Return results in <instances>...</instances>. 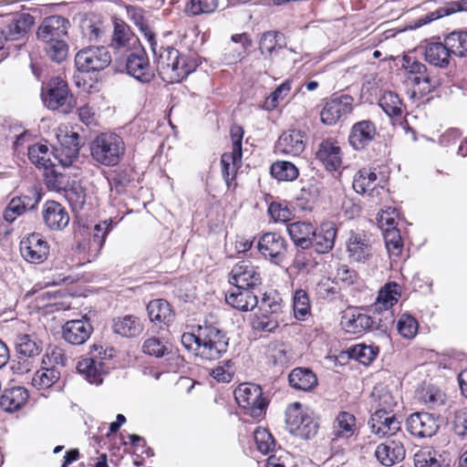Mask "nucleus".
I'll return each mask as SVG.
<instances>
[{
    "instance_id": "obj_1",
    "label": "nucleus",
    "mask_w": 467,
    "mask_h": 467,
    "mask_svg": "<svg viewBox=\"0 0 467 467\" xmlns=\"http://www.w3.org/2000/svg\"><path fill=\"white\" fill-rule=\"evenodd\" d=\"M153 58L160 77L169 83L181 82L197 67L195 60L172 47L157 48Z\"/></svg>"
},
{
    "instance_id": "obj_2",
    "label": "nucleus",
    "mask_w": 467,
    "mask_h": 467,
    "mask_svg": "<svg viewBox=\"0 0 467 467\" xmlns=\"http://www.w3.org/2000/svg\"><path fill=\"white\" fill-rule=\"evenodd\" d=\"M229 338L226 333L211 324L199 326V343L196 357L205 360L219 359L228 349Z\"/></svg>"
},
{
    "instance_id": "obj_3",
    "label": "nucleus",
    "mask_w": 467,
    "mask_h": 467,
    "mask_svg": "<svg viewBox=\"0 0 467 467\" xmlns=\"http://www.w3.org/2000/svg\"><path fill=\"white\" fill-rule=\"evenodd\" d=\"M90 153L98 163L115 166L125 153V144L122 138L115 133H101L91 142Z\"/></svg>"
},
{
    "instance_id": "obj_4",
    "label": "nucleus",
    "mask_w": 467,
    "mask_h": 467,
    "mask_svg": "<svg viewBox=\"0 0 467 467\" xmlns=\"http://www.w3.org/2000/svg\"><path fill=\"white\" fill-rule=\"evenodd\" d=\"M41 98L47 108L63 114L69 113L75 107V99L69 93L68 86L60 78H52L43 86Z\"/></svg>"
},
{
    "instance_id": "obj_5",
    "label": "nucleus",
    "mask_w": 467,
    "mask_h": 467,
    "mask_svg": "<svg viewBox=\"0 0 467 467\" xmlns=\"http://www.w3.org/2000/svg\"><path fill=\"white\" fill-rule=\"evenodd\" d=\"M382 182L376 168L364 167L354 175L352 187L357 193L367 195L370 202L380 203L387 193Z\"/></svg>"
},
{
    "instance_id": "obj_6",
    "label": "nucleus",
    "mask_w": 467,
    "mask_h": 467,
    "mask_svg": "<svg viewBox=\"0 0 467 467\" xmlns=\"http://www.w3.org/2000/svg\"><path fill=\"white\" fill-rule=\"evenodd\" d=\"M116 60L125 65L130 76L142 83H149L154 78V71L150 65L148 55L140 44L126 54L117 57Z\"/></svg>"
},
{
    "instance_id": "obj_7",
    "label": "nucleus",
    "mask_w": 467,
    "mask_h": 467,
    "mask_svg": "<svg viewBox=\"0 0 467 467\" xmlns=\"http://www.w3.org/2000/svg\"><path fill=\"white\" fill-rule=\"evenodd\" d=\"M387 317H380L378 315L369 316L363 313L346 314L342 317L341 324L347 332L354 335L373 329L386 331L394 323L391 313L387 312Z\"/></svg>"
},
{
    "instance_id": "obj_8",
    "label": "nucleus",
    "mask_w": 467,
    "mask_h": 467,
    "mask_svg": "<svg viewBox=\"0 0 467 467\" xmlns=\"http://www.w3.org/2000/svg\"><path fill=\"white\" fill-rule=\"evenodd\" d=\"M234 394L238 405L245 410V414L253 418L263 416L267 402L263 398L260 386L253 383H243L237 387Z\"/></svg>"
},
{
    "instance_id": "obj_9",
    "label": "nucleus",
    "mask_w": 467,
    "mask_h": 467,
    "mask_svg": "<svg viewBox=\"0 0 467 467\" xmlns=\"http://www.w3.org/2000/svg\"><path fill=\"white\" fill-rule=\"evenodd\" d=\"M285 416L287 428L292 434L308 440L317 433L318 423L303 410L299 402L289 405Z\"/></svg>"
},
{
    "instance_id": "obj_10",
    "label": "nucleus",
    "mask_w": 467,
    "mask_h": 467,
    "mask_svg": "<svg viewBox=\"0 0 467 467\" xmlns=\"http://www.w3.org/2000/svg\"><path fill=\"white\" fill-rule=\"evenodd\" d=\"M405 68L409 74V79L414 86L419 87V90L422 95H427L440 87L443 79L432 69H428L423 63L410 59H405Z\"/></svg>"
},
{
    "instance_id": "obj_11",
    "label": "nucleus",
    "mask_w": 467,
    "mask_h": 467,
    "mask_svg": "<svg viewBox=\"0 0 467 467\" xmlns=\"http://www.w3.org/2000/svg\"><path fill=\"white\" fill-rule=\"evenodd\" d=\"M111 55L106 47H88L79 50L75 57V65L81 72L100 71L111 63Z\"/></svg>"
},
{
    "instance_id": "obj_12",
    "label": "nucleus",
    "mask_w": 467,
    "mask_h": 467,
    "mask_svg": "<svg viewBox=\"0 0 467 467\" xmlns=\"http://www.w3.org/2000/svg\"><path fill=\"white\" fill-rule=\"evenodd\" d=\"M346 252L350 263L367 264L373 256L370 237L364 231H349Z\"/></svg>"
},
{
    "instance_id": "obj_13",
    "label": "nucleus",
    "mask_w": 467,
    "mask_h": 467,
    "mask_svg": "<svg viewBox=\"0 0 467 467\" xmlns=\"http://www.w3.org/2000/svg\"><path fill=\"white\" fill-rule=\"evenodd\" d=\"M353 101V98L348 95L329 99L320 112L321 121L328 126L337 124L352 112Z\"/></svg>"
},
{
    "instance_id": "obj_14",
    "label": "nucleus",
    "mask_w": 467,
    "mask_h": 467,
    "mask_svg": "<svg viewBox=\"0 0 467 467\" xmlns=\"http://www.w3.org/2000/svg\"><path fill=\"white\" fill-rule=\"evenodd\" d=\"M140 44L139 38L133 34L128 24L120 19L113 20L109 47L115 51L116 57L126 54Z\"/></svg>"
},
{
    "instance_id": "obj_15",
    "label": "nucleus",
    "mask_w": 467,
    "mask_h": 467,
    "mask_svg": "<svg viewBox=\"0 0 467 467\" xmlns=\"http://www.w3.org/2000/svg\"><path fill=\"white\" fill-rule=\"evenodd\" d=\"M20 253L26 261L41 264L48 256L49 245L40 234L33 233L21 240Z\"/></svg>"
},
{
    "instance_id": "obj_16",
    "label": "nucleus",
    "mask_w": 467,
    "mask_h": 467,
    "mask_svg": "<svg viewBox=\"0 0 467 467\" xmlns=\"http://www.w3.org/2000/svg\"><path fill=\"white\" fill-rule=\"evenodd\" d=\"M257 248L265 259L279 265L285 257L287 244L285 239L280 234L266 233L260 237Z\"/></svg>"
},
{
    "instance_id": "obj_17",
    "label": "nucleus",
    "mask_w": 467,
    "mask_h": 467,
    "mask_svg": "<svg viewBox=\"0 0 467 467\" xmlns=\"http://www.w3.org/2000/svg\"><path fill=\"white\" fill-rule=\"evenodd\" d=\"M410 434L420 438H430L435 435L440 428L438 418L428 412L411 414L406 422Z\"/></svg>"
},
{
    "instance_id": "obj_18",
    "label": "nucleus",
    "mask_w": 467,
    "mask_h": 467,
    "mask_svg": "<svg viewBox=\"0 0 467 467\" xmlns=\"http://www.w3.org/2000/svg\"><path fill=\"white\" fill-rule=\"evenodd\" d=\"M229 283L233 285H241L255 288L262 283L258 267L250 261H240L231 270Z\"/></svg>"
},
{
    "instance_id": "obj_19",
    "label": "nucleus",
    "mask_w": 467,
    "mask_h": 467,
    "mask_svg": "<svg viewBox=\"0 0 467 467\" xmlns=\"http://www.w3.org/2000/svg\"><path fill=\"white\" fill-rule=\"evenodd\" d=\"M69 21L60 16L46 17L38 26L37 38L44 43L65 39Z\"/></svg>"
},
{
    "instance_id": "obj_20",
    "label": "nucleus",
    "mask_w": 467,
    "mask_h": 467,
    "mask_svg": "<svg viewBox=\"0 0 467 467\" xmlns=\"http://www.w3.org/2000/svg\"><path fill=\"white\" fill-rule=\"evenodd\" d=\"M80 136L78 133L71 131L63 135L59 140L60 145L52 151L53 156L63 168L69 167L78 158L80 149Z\"/></svg>"
},
{
    "instance_id": "obj_21",
    "label": "nucleus",
    "mask_w": 467,
    "mask_h": 467,
    "mask_svg": "<svg viewBox=\"0 0 467 467\" xmlns=\"http://www.w3.org/2000/svg\"><path fill=\"white\" fill-rule=\"evenodd\" d=\"M400 286L395 282L387 283L379 292L376 302L370 306L373 315L387 317V312L392 313L391 308L400 297ZM393 316V314H391Z\"/></svg>"
},
{
    "instance_id": "obj_22",
    "label": "nucleus",
    "mask_w": 467,
    "mask_h": 467,
    "mask_svg": "<svg viewBox=\"0 0 467 467\" xmlns=\"http://www.w3.org/2000/svg\"><path fill=\"white\" fill-rule=\"evenodd\" d=\"M254 289V287L233 285L225 294V302L239 311H251L259 304Z\"/></svg>"
},
{
    "instance_id": "obj_23",
    "label": "nucleus",
    "mask_w": 467,
    "mask_h": 467,
    "mask_svg": "<svg viewBox=\"0 0 467 467\" xmlns=\"http://www.w3.org/2000/svg\"><path fill=\"white\" fill-rule=\"evenodd\" d=\"M93 327L88 318L67 321L62 327L63 338L71 345H82L90 337Z\"/></svg>"
},
{
    "instance_id": "obj_24",
    "label": "nucleus",
    "mask_w": 467,
    "mask_h": 467,
    "mask_svg": "<svg viewBox=\"0 0 467 467\" xmlns=\"http://www.w3.org/2000/svg\"><path fill=\"white\" fill-rule=\"evenodd\" d=\"M34 24V17L29 14L8 16L0 23L4 27L6 41L23 38Z\"/></svg>"
},
{
    "instance_id": "obj_25",
    "label": "nucleus",
    "mask_w": 467,
    "mask_h": 467,
    "mask_svg": "<svg viewBox=\"0 0 467 467\" xmlns=\"http://www.w3.org/2000/svg\"><path fill=\"white\" fill-rule=\"evenodd\" d=\"M42 218L45 225L52 231H61L69 223L66 208L56 201H47L43 205Z\"/></svg>"
},
{
    "instance_id": "obj_26",
    "label": "nucleus",
    "mask_w": 467,
    "mask_h": 467,
    "mask_svg": "<svg viewBox=\"0 0 467 467\" xmlns=\"http://www.w3.org/2000/svg\"><path fill=\"white\" fill-rule=\"evenodd\" d=\"M371 431L379 437H390L400 431V422L393 413L375 411L368 420Z\"/></svg>"
},
{
    "instance_id": "obj_27",
    "label": "nucleus",
    "mask_w": 467,
    "mask_h": 467,
    "mask_svg": "<svg viewBox=\"0 0 467 467\" xmlns=\"http://www.w3.org/2000/svg\"><path fill=\"white\" fill-rule=\"evenodd\" d=\"M377 135L375 124L370 120H361L355 123L348 135V142L356 150H364Z\"/></svg>"
},
{
    "instance_id": "obj_28",
    "label": "nucleus",
    "mask_w": 467,
    "mask_h": 467,
    "mask_svg": "<svg viewBox=\"0 0 467 467\" xmlns=\"http://www.w3.org/2000/svg\"><path fill=\"white\" fill-rule=\"evenodd\" d=\"M337 234V225L332 222H326L315 228V235L311 238V246L318 254L330 252L334 245Z\"/></svg>"
},
{
    "instance_id": "obj_29",
    "label": "nucleus",
    "mask_w": 467,
    "mask_h": 467,
    "mask_svg": "<svg viewBox=\"0 0 467 467\" xmlns=\"http://www.w3.org/2000/svg\"><path fill=\"white\" fill-rule=\"evenodd\" d=\"M405 449L401 441L387 440L378 445L375 451L377 460L385 466H392L405 458Z\"/></svg>"
},
{
    "instance_id": "obj_30",
    "label": "nucleus",
    "mask_w": 467,
    "mask_h": 467,
    "mask_svg": "<svg viewBox=\"0 0 467 467\" xmlns=\"http://www.w3.org/2000/svg\"><path fill=\"white\" fill-rule=\"evenodd\" d=\"M316 158L324 164L327 170L336 171L342 163L341 149L335 140H324L318 146Z\"/></svg>"
},
{
    "instance_id": "obj_31",
    "label": "nucleus",
    "mask_w": 467,
    "mask_h": 467,
    "mask_svg": "<svg viewBox=\"0 0 467 467\" xmlns=\"http://www.w3.org/2000/svg\"><path fill=\"white\" fill-rule=\"evenodd\" d=\"M449 35L445 37L444 43L431 42L425 47L424 56L426 61L431 65L439 67H445L450 63L451 55H454V50L448 43Z\"/></svg>"
},
{
    "instance_id": "obj_32",
    "label": "nucleus",
    "mask_w": 467,
    "mask_h": 467,
    "mask_svg": "<svg viewBox=\"0 0 467 467\" xmlns=\"http://www.w3.org/2000/svg\"><path fill=\"white\" fill-rule=\"evenodd\" d=\"M286 47L285 35L279 31L264 32L259 40V51L265 58L273 60L280 50Z\"/></svg>"
},
{
    "instance_id": "obj_33",
    "label": "nucleus",
    "mask_w": 467,
    "mask_h": 467,
    "mask_svg": "<svg viewBox=\"0 0 467 467\" xmlns=\"http://www.w3.org/2000/svg\"><path fill=\"white\" fill-rule=\"evenodd\" d=\"M108 367L101 358H86L78 362L77 369L89 383L99 385L108 373Z\"/></svg>"
},
{
    "instance_id": "obj_34",
    "label": "nucleus",
    "mask_w": 467,
    "mask_h": 467,
    "mask_svg": "<svg viewBox=\"0 0 467 467\" xmlns=\"http://www.w3.org/2000/svg\"><path fill=\"white\" fill-rule=\"evenodd\" d=\"M315 226L307 221H297L286 224V232L296 246L309 249L311 238L315 235Z\"/></svg>"
},
{
    "instance_id": "obj_35",
    "label": "nucleus",
    "mask_w": 467,
    "mask_h": 467,
    "mask_svg": "<svg viewBox=\"0 0 467 467\" xmlns=\"http://www.w3.org/2000/svg\"><path fill=\"white\" fill-rule=\"evenodd\" d=\"M305 133L301 130H291L284 132L278 139L276 148L285 154L298 156L306 147Z\"/></svg>"
},
{
    "instance_id": "obj_36",
    "label": "nucleus",
    "mask_w": 467,
    "mask_h": 467,
    "mask_svg": "<svg viewBox=\"0 0 467 467\" xmlns=\"http://www.w3.org/2000/svg\"><path fill=\"white\" fill-rule=\"evenodd\" d=\"M28 397V391L24 387L6 389L0 397V407L8 412L18 410L25 405Z\"/></svg>"
},
{
    "instance_id": "obj_37",
    "label": "nucleus",
    "mask_w": 467,
    "mask_h": 467,
    "mask_svg": "<svg viewBox=\"0 0 467 467\" xmlns=\"http://www.w3.org/2000/svg\"><path fill=\"white\" fill-rule=\"evenodd\" d=\"M15 347L19 358H34L42 351L41 341L31 334H17L15 338Z\"/></svg>"
},
{
    "instance_id": "obj_38",
    "label": "nucleus",
    "mask_w": 467,
    "mask_h": 467,
    "mask_svg": "<svg viewBox=\"0 0 467 467\" xmlns=\"http://www.w3.org/2000/svg\"><path fill=\"white\" fill-rule=\"evenodd\" d=\"M40 200L37 196L35 200L29 196L14 197L5 207L3 217L8 223H13L17 216L23 214L26 210H33Z\"/></svg>"
},
{
    "instance_id": "obj_39",
    "label": "nucleus",
    "mask_w": 467,
    "mask_h": 467,
    "mask_svg": "<svg viewBox=\"0 0 467 467\" xmlns=\"http://www.w3.org/2000/svg\"><path fill=\"white\" fill-rule=\"evenodd\" d=\"M288 381L295 389L309 391L317 386V378L310 368H296L290 372Z\"/></svg>"
},
{
    "instance_id": "obj_40",
    "label": "nucleus",
    "mask_w": 467,
    "mask_h": 467,
    "mask_svg": "<svg viewBox=\"0 0 467 467\" xmlns=\"http://www.w3.org/2000/svg\"><path fill=\"white\" fill-rule=\"evenodd\" d=\"M143 329L139 317L127 315L113 319L112 330L114 333L126 337H133L139 336Z\"/></svg>"
},
{
    "instance_id": "obj_41",
    "label": "nucleus",
    "mask_w": 467,
    "mask_h": 467,
    "mask_svg": "<svg viewBox=\"0 0 467 467\" xmlns=\"http://www.w3.org/2000/svg\"><path fill=\"white\" fill-rule=\"evenodd\" d=\"M148 316L152 322L170 325L174 318L171 305L164 299L151 300L147 306Z\"/></svg>"
},
{
    "instance_id": "obj_42",
    "label": "nucleus",
    "mask_w": 467,
    "mask_h": 467,
    "mask_svg": "<svg viewBox=\"0 0 467 467\" xmlns=\"http://www.w3.org/2000/svg\"><path fill=\"white\" fill-rule=\"evenodd\" d=\"M357 431L356 418L349 412L343 411L338 414L333 424L332 435L334 439H348Z\"/></svg>"
},
{
    "instance_id": "obj_43",
    "label": "nucleus",
    "mask_w": 467,
    "mask_h": 467,
    "mask_svg": "<svg viewBox=\"0 0 467 467\" xmlns=\"http://www.w3.org/2000/svg\"><path fill=\"white\" fill-rule=\"evenodd\" d=\"M111 220H105L97 223L93 228V234L88 243V253L93 258L97 257L100 253L107 235L111 230Z\"/></svg>"
},
{
    "instance_id": "obj_44",
    "label": "nucleus",
    "mask_w": 467,
    "mask_h": 467,
    "mask_svg": "<svg viewBox=\"0 0 467 467\" xmlns=\"http://www.w3.org/2000/svg\"><path fill=\"white\" fill-rule=\"evenodd\" d=\"M372 407L375 411L393 413L397 406V399L383 387H376L371 392Z\"/></svg>"
},
{
    "instance_id": "obj_45",
    "label": "nucleus",
    "mask_w": 467,
    "mask_h": 467,
    "mask_svg": "<svg viewBox=\"0 0 467 467\" xmlns=\"http://www.w3.org/2000/svg\"><path fill=\"white\" fill-rule=\"evenodd\" d=\"M379 106L390 119L401 118L404 105L397 93L385 91L379 99Z\"/></svg>"
},
{
    "instance_id": "obj_46",
    "label": "nucleus",
    "mask_w": 467,
    "mask_h": 467,
    "mask_svg": "<svg viewBox=\"0 0 467 467\" xmlns=\"http://www.w3.org/2000/svg\"><path fill=\"white\" fill-rule=\"evenodd\" d=\"M415 467H450V463L438 451L424 448L414 454Z\"/></svg>"
},
{
    "instance_id": "obj_47",
    "label": "nucleus",
    "mask_w": 467,
    "mask_h": 467,
    "mask_svg": "<svg viewBox=\"0 0 467 467\" xmlns=\"http://www.w3.org/2000/svg\"><path fill=\"white\" fill-rule=\"evenodd\" d=\"M222 176L230 189L233 186L236 171L242 165V155H234V153L224 152L221 157Z\"/></svg>"
},
{
    "instance_id": "obj_48",
    "label": "nucleus",
    "mask_w": 467,
    "mask_h": 467,
    "mask_svg": "<svg viewBox=\"0 0 467 467\" xmlns=\"http://www.w3.org/2000/svg\"><path fill=\"white\" fill-rule=\"evenodd\" d=\"M28 158L32 163L46 170L53 166L48 146L46 143H36L28 148Z\"/></svg>"
},
{
    "instance_id": "obj_49",
    "label": "nucleus",
    "mask_w": 467,
    "mask_h": 467,
    "mask_svg": "<svg viewBox=\"0 0 467 467\" xmlns=\"http://www.w3.org/2000/svg\"><path fill=\"white\" fill-rule=\"evenodd\" d=\"M271 175L278 181L292 182L298 177V169L290 161H278L270 168Z\"/></svg>"
},
{
    "instance_id": "obj_50",
    "label": "nucleus",
    "mask_w": 467,
    "mask_h": 467,
    "mask_svg": "<svg viewBox=\"0 0 467 467\" xmlns=\"http://www.w3.org/2000/svg\"><path fill=\"white\" fill-rule=\"evenodd\" d=\"M60 378V372L57 368H44L37 370L33 379L32 385L38 389H48L54 385Z\"/></svg>"
},
{
    "instance_id": "obj_51",
    "label": "nucleus",
    "mask_w": 467,
    "mask_h": 467,
    "mask_svg": "<svg viewBox=\"0 0 467 467\" xmlns=\"http://www.w3.org/2000/svg\"><path fill=\"white\" fill-rule=\"evenodd\" d=\"M349 357L363 365L370 364L379 354V348L358 344L351 347L348 350Z\"/></svg>"
},
{
    "instance_id": "obj_52",
    "label": "nucleus",
    "mask_w": 467,
    "mask_h": 467,
    "mask_svg": "<svg viewBox=\"0 0 467 467\" xmlns=\"http://www.w3.org/2000/svg\"><path fill=\"white\" fill-rule=\"evenodd\" d=\"M45 182L49 190L64 192L69 187V177L54 168H47L45 173Z\"/></svg>"
},
{
    "instance_id": "obj_53",
    "label": "nucleus",
    "mask_w": 467,
    "mask_h": 467,
    "mask_svg": "<svg viewBox=\"0 0 467 467\" xmlns=\"http://www.w3.org/2000/svg\"><path fill=\"white\" fill-rule=\"evenodd\" d=\"M218 4V0H190L184 11L192 16L212 14L217 9Z\"/></svg>"
},
{
    "instance_id": "obj_54",
    "label": "nucleus",
    "mask_w": 467,
    "mask_h": 467,
    "mask_svg": "<svg viewBox=\"0 0 467 467\" xmlns=\"http://www.w3.org/2000/svg\"><path fill=\"white\" fill-rule=\"evenodd\" d=\"M451 424L454 434L467 441V409H458L451 412Z\"/></svg>"
},
{
    "instance_id": "obj_55",
    "label": "nucleus",
    "mask_w": 467,
    "mask_h": 467,
    "mask_svg": "<svg viewBox=\"0 0 467 467\" xmlns=\"http://www.w3.org/2000/svg\"><path fill=\"white\" fill-rule=\"evenodd\" d=\"M45 44L46 53L51 60L61 63L67 58L68 46L65 39L47 42Z\"/></svg>"
},
{
    "instance_id": "obj_56",
    "label": "nucleus",
    "mask_w": 467,
    "mask_h": 467,
    "mask_svg": "<svg viewBox=\"0 0 467 467\" xmlns=\"http://www.w3.org/2000/svg\"><path fill=\"white\" fill-rule=\"evenodd\" d=\"M257 449L263 454H267L275 448V440L272 434L265 428H256L254 431Z\"/></svg>"
},
{
    "instance_id": "obj_57",
    "label": "nucleus",
    "mask_w": 467,
    "mask_h": 467,
    "mask_svg": "<svg viewBox=\"0 0 467 467\" xmlns=\"http://www.w3.org/2000/svg\"><path fill=\"white\" fill-rule=\"evenodd\" d=\"M448 43L454 50V56L467 57V29L450 33Z\"/></svg>"
},
{
    "instance_id": "obj_58",
    "label": "nucleus",
    "mask_w": 467,
    "mask_h": 467,
    "mask_svg": "<svg viewBox=\"0 0 467 467\" xmlns=\"http://www.w3.org/2000/svg\"><path fill=\"white\" fill-rule=\"evenodd\" d=\"M65 196L74 211L81 210L86 202L85 190L80 185H70L67 188Z\"/></svg>"
},
{
    "instance_id": "obj_59",
    "label": "nucleus",
    "mask_w": 467,
    "mask_h": 467,
    "mask_svg": "<svg viewBox=\"0 0 467 467\" xmlns=\"http://www.w3.org/2000/svg\"><path fill=\"white\" fill-rule=\"evenodd\" d=\"M383 235L388 253L392 256L400 255L402 250V241L399 229L385 230Z\"/></svg>"
},
{
    "instance_id": "obj_60",
    "label": "nucleus",
    "mask_w": 467,
    "mask_h": 467,
    "mask_svg": "<svg viewBox=\"0 0 467 467\" xmlns=\"http://www.w3.org/2000/svg\"><path fill=\"white\" fill-rule=\"evenodd\" d=\"M142 351L149 356L156 358H161L169 352L166 344L156 337H149L143 342Z\"/></svg>"
},
{
    "instance_id": "obj_61",
    "label": "nucleus",
    "mask_w": 467,
    "mask_h": 467,
    "mask_svg": "<svg viewBox=\"0 0 467 467\" xmlns=\"http://www.w3.org/2000/svg\"><path fill=\"white\" fill-rule=\"evenodd\" d=\"M310 303L306 291L296 290L294 296V313L297 319H304L309 313Z\"/></svg>"
},
{
    "instance_id": "obj_62",
    "label": "nucleus",
    "mask_w": 467,
    "mask_h": 467,
    "mask_svg": "<svg viewBox=\"0 0 467 467\" xmlns=\"http://www.w3.org/2000/svg\"><path fill=\"white\" fill-rule=\"evenodd\" d=\"M397 329L403 337L412 338L417 334L418 322L413 317L403 314L398 321Z\"/></svg>"
},
{
    "instance_id": "obj_63",
    "label": "nucleus",
    "mask_w": 467,
    "mask_h": 467,
    "mask_svg": "<svg viewBox=\"0 0 467 467\" xmlns=\"http://www.w3.org/2000/svg\"><path fill=\"white\" fill-rule=\"evenodd\" d=\"M291 89V82L286 80L277 87L265 101V108L272 110L277 107L278 103L286 97Z\"/></svg>"
},
{
    "instance_id": "obj_64",
    "label": "nucleus",
    "mask_w": 467,
    "mask_h": 467,
    "mask_svg": "<svg viewBox=\"0 0 467 467\" xmlns=\"http://www.w3.org/2000/svg\"><path fill=\"white\" fill-rule=\"evenodd\" d=\"M252 327L254 330L263 332H273L278 327L276 317L267 314L262 315L260 312L252 321Z\"/></svg>"
}]
</instances>
